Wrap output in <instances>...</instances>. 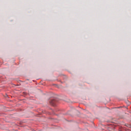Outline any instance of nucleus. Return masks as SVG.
<instances>
[{
  "mask_svg": "<svg viewBox=\"0 0 131 131\" xmlns=\"http://www.w3.org/2000/svg\"><path fill=\"white\" fill-rule=\"evenodd\" d=\"M55 103H56V100H55V99L52 100L50 101V103L51 104V105H52L53 106H54L55 105Z\"/></svg>",
  "mask_w": 131,
  "mask_h": 131,
  "instance_id": "obj_1",
  "label": "nucleus"
}]
</instances>
